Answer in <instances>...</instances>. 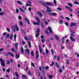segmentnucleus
Listing matches in <instances>:
<instances>
[{
	"instance_id": "29",
	"label": "nucleus",
	"mask_w": 79,
	"mask_h": 79,
	"mask_svg": "<svg viewBox=\"0 0 79 79\" xmlns=\"http://www.w3.org/2000/svg\"><path fill=\"white\" fill-rule=\"evenodd\" d=\"M26 6H32V5L30 3H26Z\"/></svg>"
},
{
	"instance_id": "61",
	"label": "nucleus",
	"mask_w": 79,
	"mask_h": 79,
	"mask_svg": "<svg viewBox=\"0 0 79 79\" xmlns=\"http://www.w3.org/2000/svg\"><path fill=\"white\" fill-rule=\"evenodd\" d=\"M6 34H7V33H6V32L3 33V35L5 36V35H6Z\"/></svg>"
},
{
	"instance_id": "16",
	"label": "nucleus",
	"mask_w": 79,
	"mask_h": 79,
	"mask_svg": "<svg viewBox=\"0 0 79 79\" xmlns=\"http://www.w3.org/2000/svg\"><path fill=\"white\" fill-rule=\"evenodd\" d=\"M33 23L34 24V25H39V23H36L35 22H34Z\"/></svg>"
},
{
	"instance_id": "50",
	"label": "nucleus",
	"mask_w": 79,
	"mask_h": 79,
	"mask_svg": "<svg viewBox=\"0 0 79 79\" xmlns=\"http://www.w3.org/2000/svg\"><path fill=\"white\" fill-rule=\"evenodd\" d=\"M64 37H63L62 39V43H64Z\"/></svg>"
},
{
	"instance_id": "47",
	"label": "nucleus",
	"mask_w": 79,
	"mask_h": 79,
	"mask_svg": "<svg viewBox=\"0 0 79 79\" xmlns=\"http://www.w3.org/2000/svg\"><path fill=\"white\" fill-rule=\"evenodd\" d=\"M6 71H7L8 73L10 72V69H6Z\"/></svg>"
},
{
	"instance_id": "7",
	"label": "nucleus",
	"mask_w": 79,
	"mask_h": 79,
	"mask_svg": "<svg viewBox=\"0 0 79 79\" xmlns=\"http://www.w3.org/2000/svg\"><path fill=\"white\" fill-rule=\"evenodd\" d=\"M48 30H49L50 33H52V28L50 27H48Z\"/></svg>"
},
{
	"instance_id": "10",
	"label": "nucleus",
	"mask_w": 79,
	"mask_h": 79,
	"mask_svg": "<svg viewBox=\"0 0 79 79\" xmlns=\"http://www.w3.org/2000/svg\"><path fill=\"white\" fill-rule=\"evenodd\" d=\"M37 13L38 15H39L40 16H41V17L43 16V15H42V14L40 12L37 11Z\"/></svg>"
},
{
	"instance_id": "35",
	"label": "nucleus",
	"mask_w": 79,
	"mask_h": 79,
	"mask_svg": "<svg viewBox=\"0 0 79 79\" xmlns=\"http://www.w3.org/2000/svg\"><path fill=\"white\" fill-rule=\"evenodd\" d=\"M25 39L26 40H30V39L29 38H27V37H25Z\"/></svg>"
},
{
	"instance_id": "60",
	"label": "nucleus",
	"mask_w": 79,
	"mask_h": 79,
	"mask_svg": "<svg viewBox=\"0 0 79 79\" xmlns=\"http://www.w3.org/2000/svg\"><path fill=\"white\" fill-rule=\"evenodd\" d=\"M45 33H46V34H49V32L47 31H45Z\"/></svg>"
},
{
	"instance_id": "15",
	"label": "nucleus",
	"mask_w": 79,
	"mask_h": 79,
	"mask_svg": "<svg viewBox=\"0 0 79 79\" xmlns=\"http://www.w3.org/2000/svg\"><path fill=\"white\" fill-rule=\"evenodd\" d=\"M19 10L20 11H21L23 12V13H26V12H25V10H23V9L22 8H20Z\"/></svg>"
},
{
	"instance_id": "24",
	"label": "nucleus",
	"mask_w": 79,
	"mask_h": 79,
	"mask_svg": "<svg viewBox=\"0 0 79 79\" xmlns=\"http://www.w3.org/2000/svg\"><path fill=\"white\" fill-rule=\"evenodd\" d=\"M31 55L32 56H34V51H32L31 52Z\"/></svg>"
},
{
	"instance_id": "12",
	"label": "nucleus",
	"mask_w": 79,
	"mask_h": 79,
	"mask_svg": "<svg viewBox=\"0 0 79 79\" xmlns=\"http://www.w3.org/2000/svg\"><path fill=\"white\" fill-rule=\"evenodd\" d=\"M15 27L17 31H19V28L18 27V25H15Z\"/></svg>"
},
{
	"instance_id": "26",
	"label": "nucleus",
	"mask_w": 79,
	"mask_h": 79,
	"mask_svg": "<svg viewBox=\"0 0 79 79\" xmlns=\"http://www.w3.org/2000/svg\"><path fill=\"white\" fill-rule=\"evenodd\" d=\"M18 43H16L15 44V48L16 49H17V48H18Z\"/></svg>"
},
{
	"instance_id": "4",
	"label": "nucleus",
	"mask_w": 79,
	"mask_h": 79,
	"mask_svg": "<svg viewBox=\"0 0 79 79\" xmlns=\"http://www.w3.org/2000/svg\"><path fill=\"white\" fill-rule=\"evenodd\" d=\"M25 21L28 24H30V22H29V19H27L26 17H25L24 18Z\"/></svg>"
},
{
	"instance_id": "58",
	"label": "nucleus",
	"mask_w": 79,
	"mask_h": 79,
	"mask_svg": "<svg viewBox=\"0 0 79 79\" xmlns=\"http://www.w3.org/2000/svg\"><path fill=\"white\" fill-rule=\"evenodd\" d=\"M68 5L72 7V4H71V3H69L68 4Z\"/></svg>"
},
{
	"instance_id": "55",
	"label": "nucleus",
	"mask_w": 79,
	"mask_h": 79,
	"mask_svg": "<svg viewBox=\"0 0 79 79\" xmlns=\"http://www.w3.org/2000/svg\"><path fill=\"white\" fill-rule=\"evenodd\" d=\"M59 71L60 73H62V69H61V68L59 69Z\"/></svg>"
},
{
	"instance_id": "52",
	"label": "nucleus",
	"mask_w": 79,
	"mask_h": 79,
	"mask_svg": "<svg viewBox=\"0 0 79 79\" xmlns=\"http://www.w3.org/2000/svg\"><path fill=\"white\" fill-rule=\"evenodd\" d=\"M10 37V35L9 34H7L6 35V37L7 38H9Z\"/></svg>"
},
{
	"instance_id": "64",
	"label": "nucleus",
	"mask_w": 79,
	"mask_h": 79,
	"mask_svg": "<svg viewBox=\"0 0 79 79\" xmlns=\"http://www.w3.org/2000/svg\"><path fill=\"white\" fill-rule=\"evenodd\" d=\"M59 23L60 24H62V23H63V21L61 20H60Z\"/></svg>"
},
{
	"instance_id": "63",
	"label": "nucleus",
	"mask_w": 79,
	"mask_h": 79,
	"mask_svg": "<svg viewBox=\"0 0 79 79\" xmlns=\"http://www.w3.org/2000/svg\"><path fill=\"white\" fill-rule=\"evenodd\" d=\"M48 68H49V67L48 66H46L45 67V69L46 70L48 69Z\"/></svg>"
},
{
	"instance_id": "9",
	"label": "nucleus",
	"mask_w": 79,
	"mask_h": 79,
	"mask_svg": "<svg viewBox=\"0 0 79 79\" xmlns=\"http://www.w3.org/2000/svg\"><path fill=\"white\" fill-rule=\"evenodd\" d=\"M39 51L40 52V53H42V48H41V46H40V45H39Z\"/></svg>"
},
{
	"instance_id": "39",
	"label": "nucleus",
	"mask_w": 79,
	"mask_h": 79,
	"mask_svg": "<svg viewBox=\"0 0 79 79\" xmlns=\"http://www.w3.org/2000/svg\"><path fill=\"white\" fill-rule=\"evenodd\" d=\"M20 24L21 26H23V22L21 20L19 21Z\"/></svg>"
},
{
	"instance_id": "44",
	"label": "nucleus",
	"mask_w": 79,
	"mask_h": 79,
	"mask_svg": "<svg viewBox=\"0 0 79 79\" xmlns=\"http://www.w3.org/2000/svg\"><path fill=\"white\" fill-rule=\"evenodd\" d=\"M18 18L19 20V19H22V18H21V16H19Z\"/></svg>"
},
{
	"instance_id": "14",
	"label": "nucleus",
	"mask_w": 79,
	"mask_h": 79,
	"mask_svg": "<svg viewBox=\"0 0 79 79\" xmlns=\"http://www.w3.org/2000/svg\"><path fill=\"white\" fill-rule=\"evenodd\" d=\"M70 39L71 40H72V41H73V42H74V41H75V39H73V37H72V36H70Z\"/></svg>"
},
{
	"instance_id": "54",
	"label": "nucleus",
	"mask_w": 79,
	"mask_h": 79,
	"mask_svg": "<svg viewBox=\"0 0 79 79\" xmlns=\"http://www.w3.org/2000/svg\"><path fill=\"white\" fill-rule=\"evenodd\" d=\"M57 10H59V11H61V9L60 7H58L57 8Z\"/></svg>"
},
{
	"instance_id": "51",
	"label": "nucleus",
	"mask_w": 79,
	"mask_h": 79,
	"mask_svg": "<svg viewBox=\"0 0 79 79\" xmlns=\"http://www.w3.org/2000/svg\"><path fill=\"white\" fill-rule=\"evenodd\" d=\"M3 48H0V54H1V52H2L3 50Z\"/></svg>"
},
{
	"instance_id": "23",
	"label": "nucleus",
	"mask_w": 79,
	"mask_h": 79,
	"mask_svg": "<svg viewBox=\"0 0 79 79\" xmlns=\"http://www.w3.org/2000/svg\"><path fill=\"white\" fill-rule=\"evenodd\" d=\"M28 45H29L30 48H31V42H30V41H28Z\"/></svg>"
},
{
	"instance_id": "48",
	"label": "nucleus",
	"mask_w": 79,
	"mask_h": 79,
	"mask_svg": "<svg viewBox=\"0 0 79 79\" xmlns=\"http://www.w3.org/2000/svg\"><path fill=\"white\" fill-rule=\"evenodd\" d=\"M46 54H48V51L47 50V49H46Z\"/></svg>"
},
{
	"instance_id": "56",
	"label": "nucleus",
	"mask_w": 79,
	"mask_h": 79,
	"mask_svg": "<svg viewBox=\"0 0 79 79\" xmlns=\"http://www.w3.org/2000/svg\"><path fill=\"white\" fill-rule=\"evenodd\" d=\"M54 64H55V63H54V62H52V64H50V65L51 66H53V65Z\"/></svg>"
},
{
	"instance_id": "37",
	"label": "nucleus",
	"mask_w": 79,
	"mask_h": 79,
	"mask_svg": "<svg viewBox=\"0 0 79 79\" xmlns=\"http://www.w3.org/2000/svg\"><path fill=\"white\" fill-rule=\"evenodd\" d=\"M28 74L29 75V76H31L32 75V74L31 73V71H29L28 72Z\"/></svg>"
},
{
	"instance_id": "43",
	"label": "nucleus",
	"mask_w": 79,
	"mask_h": 79,
	"mask_svg": "<svg viewBox=\"0 0 79 79\" xmlns=\"http://www.w3.org/2000/svg\"><path fill=\"white\" fill-rule=\"evenodd\" d=\"M22 77L23 79H25L26 78V76L23 75V76H22Z\"/></svg>"
},
{
	"instance_id": "49",
	"label": "nucleus",
	"mask_w": 79,
	"mask_h": 79,
	"mask_svg": "<svg viewBox=\"0 0 79 79\" xmlns=\"http://www.w3.org/2000/svg\"><path fill=\"white\" fill-rule=\"evenodd\" d=\"M51 51L52 54V55H54V54H53V52H54L53 50V49H51Z\"/></svg>"
},
{
	"instance_id": "30",
	"label": "nucleus",
	"mask_w": 79,
	"mask_h": 79,
	"mask_svg": "<svg viewBox=\"0 0 79 79\" xmlns=\"http://www.w3.org/2000/svg\"><path fill=\"white\" fill-rule=\"evenodd\" d=\"M66 63L67 64H69V60H68V59H67L66 60Z\"/></svg>"
},
{
	"instance_id": "28",
	"label": "nucleus",
	"mask_w": 79,
	"mask_h": 79,
	"mask_svg": "<svg viewBox=\"0 0 79 79\" xmlns=\"http://www.w3.org/2000/svg\"><path fill=\"white\" fill-rule=\"evenodd\" d=\"M15 57L17 58H19V54H17L15 55Z\"/></svg>"
},
{
	"instance_id": "11",
	"label": "nucleus",
	"mask_w": 79,
	"mask_h": 79,
	"mask_svg": "<svg viewBox=\"0 0 79 79\" xmlns=\"http://www.w3.org/2000/svg\"><path fill=\"white\" fill-rule=\"evenodd\" d=\"M65 7L66 8H67V9H68L70 11H71V12L73 11V10H72V9H70V7H68V6H65Z\"/></svg>"
},
{
	"instance_id": "59",
	"label": "nucleus",
	"mask_w": 79,
	"mask_h": 79,
	"mask_svg": "<svg viewBox=\"0 0 79 79\" xmlns=\"http://www.w3.org/2000/svg\"><path fill=\"white\" fill-rule=\"evenodd\" d=\"M22 8L23 9H24L25 10H26V7L23 6H22Z\"/></svg>"
},
{
	"instance_id": "19",
	"label": "nucleus",
	"mask_w": 79,
	"mask_h": 79,
	"mask_svg": "<svg viewBox=\"0 0 79 79\" xmlns=\"http://www.w3.org/2000/svg\"><path fill=\"white\" fill-rule=\"evenodd\" d=\"M55 39H56V40H58L59 39V38L57 35H55Z\"/></svg>"
},
{
	"instance_id": "13",
	"label": "nucleus",
	"mask_w": 79,
	"mask_h": 79,
	"mask_svg": "<svg viewBox=\"0 0 79 79\" xmlns=\"http://www.w3.org/2000/svg\"><path fill=\"white\" fill-rule=\"evenodd\" d=\"M76 23H72L70 25V26H71V27H72V26H76Z\"/></svg>"
},
{
	"instance_id": "57",
	"label": "nucleus",
	"mask_w": 79,
	"mask_h": 79,
	"mask_svg": "<svg viewBox=\"0 0 79 79\" xmlns=\"http://www.w3.org/2000/svg\"><path fill=\"white\" fill-rule=\"evenodd\" d=\"M74 3H75V4H79V3H78V2L76 1H75L74 2Z\"/></svg>"
},
{
	"instance_id": "42",
	"label": "nucleus",
	"mask_w": 79,
	"mask_h": 79,
	"mask_svg": "<svg viewBox=\"0 0 79 79\" xmlns=\"http://www.w3.org/2000/svg\"><path fill=\"white\" fill-rule=\"evenodd\" d=\"M22 33H23V34H26V32H25V31H24V30L23 29H22Z\"/></svg>"
},
{
	"instance_id": "2",
	"label": "nucleus",
	"mask_w": 79,
	"mask_h": 79,
	"mask_svg": "<svg viewBox=\"0 0 79 79\" xmlns=\"http://www.w3.org/2000/svg\"><path fill=\"white\" fill-rule=\"evenodd\" d=\"M0 62H1V65L2 66L4 67L5 66V63L4 61V60H3V59L2 58H0Z\"/></svg>"
},
{
	"instance_id": "22",
	"label": "nucleus",
	"mask_w": 79,
	"mask_h": 79,
	"mask_svg": "<svg viewBox=\"0 0 79 79\" xmlns=\"http://www.w3.org/2000/svg\"><path fill=\"white\" fill-rule=\"evenodd\" d=\"M40 32V29L39 28H37V30H36V33H39Z\"/></svg>"
},
{
	"instance_id": "27",
	"label": "nucleus",
	"mask_w": 79,
	"mask_h": 79,
	"mask_svg": "<svg viewBox=\"0 0 79 79\" xmlns=\"http://www.w3.org/2000/svg\"><path fill=\"white\" fill-rule=\"evenodd\" d=\"M5 14V12H0V15L1 16H3V15Z\"/></svg>"
},
{
	"instance_id": "1",
	"label": "nucleus",
	"mask_w": 79,
	"mask_h": 79,
	"mask_svg": "<svg viewBox=\"0 0 79 79\" xmlns=\"http://www.w3.org/2000/svg\"><path fill=\"white\" fill-rule=\"evenodd\" d=\"M47 9V10H46V12L48 15H52L53 16H56V14L55 13H51V12H52V10H50L51 9L50 7L48 6Z\"/></svg>"
},
{
	"instance_id": "45",
	"label": "nucleus",
	"mask_w": 79,
	"mask_h": 79,
	"mask_svg": "<svg viewBox=\"0 0 79 79\" xmlns=\"http://www.w3.org/2000/svg\"><path fill=\"white\" fill-rule=\"evenodd\" d=\"M42 20L43 21H44V23H45V22H46V21H47V20H46V19H42Z\"/></svg>"
},
{
	"instance_id": "36",
	"label": "nucleus",
	"mask_w": 79,
	"mask_h": 79,
	"mask_svg": "<svg viewBox=\"0 0 79 79\" xmlns=\"http://www.w3.org/2000/svg\"><path fill=\"white\" fill-rule=\"evenodd\" d=\"M39 33H36V34L35 35V37H39Z\"/></svg>"
},
{
	"instance_id": "62",
	"label": "nucleus",
	"mask_w": 79,
	"mask_h": 79,
	"mask_svg": "<svg viewBox=\"0 0 79 79\" xmlns=\"http://www.w3.org/2000/svg\"><path fill=\"white\" fill-rule=\"evenodd\" d=\"M54 58L55 59H56V55H55L54 56Z\"/></svg>"
},
{
	"instance_id": "21",
	"label": "nucleus",
	"mask_w": 79,
	"mask_h": 79,
	"mask_svg": "<svg viewBox=\"0 0 79 79\" xmlns=\"http://www.w3.org/2000/svg\"><path fill=\"white\" fill-rule=\"evenodd\" d=\"M21 52L22 53H24V49H23V47L21 48Z\"/></svg>"
},
{
	"instance_id": "17",
	"label": "nucleus",
	"mask_w": 79,
	"mask_h": 79,
	"mask_svg": "<svg viewBox=\"0 0 79 79\" xmlns=\"http://www.w3.org/2000/svg\"><path fill=\"white\" fill-rule=\"evenodd\" d=\"M15 75L18 78V77H19V74H18V73L17 72H15Z\"/></svg>"
},
{
	"instance_id": "34",
	"label": "nucleus",
	"mask_w": 79,
	"mask_h": 79,
	"mask_svg": "<svg viewBox=\"0 0 79 79\" xmlns=\"http://www.w3.org/2000/svg\"><path fill=\"white\" fill-rule=\"evenodd\" d=\"M17 3L18 4H19V5H22V3H21V2H20L19 1H17Z\"/></svg>"
},
{
	"instance_id": "8",
	"label": "nucleus",
	"mask_w": 79,
	"mask_h": 79,
	"mask_svg": "<svg viewBox=\"0 0 79 79\" xmlns=\"http://www.w3.org/2000/svg\"><path fill=\"white\" fill-rule=\"evenodd\" d=\"M12 29L14 32H16V29H15V27L13 25L12 26Z\"/></svg>"
},
{
	"instance_id": "3",
	"label": "nucleus",
	"mask_w": 79,
	"mask_h": 79,
	"mask_svg": "<svg viewBox=\"0 0 79 79\" xmlns=\"http://www.w3.org/2000/svg\"><path fill=\"white\" fill-rule=\"evenodd\" d=\"M38 2H39V3H41V4L43 5V6H45V7H46L47 8L48 6L47 5L45 4L44 2L42 1H39Z\"/></svg>"
},
{
	"instance_id": "5",
	"label": "nucleus",
	"mask_w": 79,
	"mask_h": 79,
	"mask_svg": "<svg viewBox=\"0 0 79 79\" xmlns=\"http://www.w3.org/2000/svg\"><path fill=\"white\" fill-rule=\"evenodd\" d=\"M35 18L37 20V21L38 22V23H39V25L40 24V21L39 18L37 17H35Z\"/></svg>"
},
{
	"instance_id": "40",
	"label": "nucleus",
	"mask_w": 79,
	"mask_h": 79,
	"mask_svg": "<svg viewBox=\"0 0 79 79\" xmlns=\"http://www.w3.org/2000/svg\"><path fill=\"white\" fill-rule=\"evenodd\" d=\"M41 27H42V28H44V25L43 23H42L41 24Z\"/></svg>"
},
{
	"instance_id": "32",
	"label": "nucleus",
	"mask_w": 79,
	"mask_h": 79,
	"mask_svg": "<svg viewBox=\"0 0 79 79\" xmlns=\"http://www.w3.org/2000/svg\"><path fill=\"white\" fill-rule=\"evenodd\" d=\"M53 2L55 5H57V3H56V1L55 0H54Z\"/></svg>"
},
{
	"instance_id": "18",
	"label": "nucleus",
	"mask_w": 79,
	"mask_h": 79,
	"mask_svg": "<svg viewBox=\"0 0 79 79\" xmlns=\"http://www.w3.org/2000/svg\"><path fill=\"white\" fill-rule=\"evenodd\" d=\"M26 52L27 53V54H29V50L28 49H26Z\"/></svg>"
},
{
	"instance_id": "31",
	"label": "nucleus",
	"mask_w": 79,
	"mask_h": 79,
	"mask_svg": "<svg viewBox=\"0 0 79 79\" xmlns=\"http://www.w3.org/2000/svg\"><path fill=\"white\" fill-rule=\"evenodd\" d=\"M13 34H11L10 36V39H12V38H13Z\"/></svg>"
},
{
	"instance_id": "6",
	"label": "nucleus",
	"mask_w": 79,
	"mask_h": 79,
	"mask_svg": "<svg viewBox=\"0 0 79 79\" xmlns=\"http://www.w3.org/2000/svg\"><path fill=\"white\" fill-rule=\"evenodd\" d=\"M45 3L47 5H49V6H53V4L52 3H51L50 2H46Z\"/></svg>"
},
{
	"instance_id": "53",
	"label": "nucleus",
	"mask_w": 79,
	"mask_h": 79,
	"mask_svg": "<svg viewBox=\"0 0 79 79\" xmlns=\"http://www.w3.org/2000/svg\"><path fill=\"white\" fill-rule=\"evenodd\" d=\"M65 24L67 26H68L69 25V24H68V23L67 22H65Z\"/></svg>"
},
{
	"instance_id": "20",
	"label": "nucleus",
	"mask_w": 79,
	"mask_h": 79,
	"mask_svg": "<svg viewBox=\"0 0 79 79\" xmlns=\"http://www.w3.org/2000/svg\"><path fill=\"white\" fill-rule=\"evenodd\" d=\"M8 54L9 55H10L11 56L13 57L14 56V55H13V54L11 53V52H8Z\"/></svg>"
},
{
	"instance_id": "38",
	"label": "nucleus",
	"mask_w": 79,
	"mask_h": 79,
	"mask_svg": "<svg viewBox=\"0 0 79 79\" xmlns=\"http://www.w3.org/2000/svg\"><path fill=\"white\" fill-rule=\"evenodd\" d=\"M15 11L17 13H19V10L18 9H16Z\"/></svg>"
},
{
	"instance_id": "41",
	"label": "nucleus",
	"mask_w": 79,
	"mask_h": 79,
	"mask_svg": "<svg viewBox=\"0 0 79 79\" xmlns=\"http://www.w3.org/2000/svg\"><path fill=\"white\" fill-rule=\"evenodd\" d=\"M57 59V61H59V60H60V56H58Z\"/></svg>"
},
{
	"instance_id": "25",
	"label": "nucleus",
	"mask_w": 79,
	"mask_h": 79,
	"mask_svg": "<svg viewBox=\"0 0 79 79\" xmlns=\"http://www.w3.org/2000/svg\"><path fill=\"white\" fill-rule=\"evenodd\" d=\"M70 32L72 34H74V33H75V32H74V30H73V29H70Z\"/></svg>"
},
{
	"instance_id": "33",
	"label": "nucleus",
	"mask_w": 79,
	"mask_h": 79,
	"mask_svg": "<svg viewBox=\"0 0 79 79\" xmlns=\"http://www.w3.org/2000/svg\"><path fill=\"white\" fill-rule=\"evenodd\" d=\"M49 77L50 79H52L53 77V75H50L49 76Z\"/></svg>"
},
{
	"instance_id": "46",
	"label": "nucleus",
	"mask_w": 79,
	"mask_h": 79,
	"mask_svg": "<svg viewBox=\"0 0 79 79\" xmlns=\"http://www.w3.org/2000/svg\"><path fill=\"white\" fill-rule=\"evenodd\" d=\"M6 29L7 31L8 32H10V28H7Z\"/></svg>"
}]
</instances>
